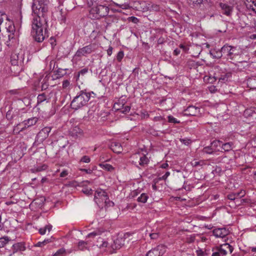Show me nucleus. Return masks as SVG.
<instances>
[{"label":"nucleus","instance_id":"1","mask_svg":"<svg viewBox=\"0 0 256 256\" xmlns=\"http://www.w3.org/2000/svg\"><path fill=\"white\" fill-rule=\"evenodd\" d=\"M32 1L31 34L36 41L40 42L48 36L44 24L48 22L49 2L48 0Z\"/></svg>","mask_w":256,"mask_h":256},{"label":"nucleus","instance_id":"2","mask_svg":"<svg viewBox=\"0 0 256 256\" xmlns=\"http://www.w3.org/2000/svg\"><path fill=\"white\" fill-rule=\"evenodd\" d=\"M90 97V93L87 92L84 90H81L78 94L76 96L70 104L71 108L78 110L84 106Z\"/></svg>","mask_w":256,"mask_h":256},{"label":"nucleus","instance_id":"3","mask_svg":"<svg viewBox=\"0 0 256 256\" xmlns=\"http://www.w3.org/2000/svg\"><path fill=\"white\" fill-rule=\"evenodd\" d=\"M90 17L92 19H100L106 16L109 12V8L106 5L96 4L91 8L89 12Z\"/></svg>","mask_w":256,"mask_h":256},{"label":"nucleus","instance_id":"4","mask_svg":"<svg viewBox=\"0 0 256 256\" xmlns=\"http://www.w3.org/2000/svg\"><path fill=\"white\" fill-rule=\"evenodd\" d=\"M222 52L223 54H226L231 60H232L235 56L240 55L242 53V50L239 48L228 44H225L222 48Z\"/></svg>","mask_w":256,"mask_h":256},{"label":"nucleus","instance_id":"5","mask_svg":"<svg viewBox=\"0 0 256 256\" xmlns=\"http://www.w3.org/2000/svg\"><path fill=\"white\" fill-rule=\"evenodd\" d=\"M96 44H90L82 48H78L74 54V57L80 58L86 56L94 52L96 49Z\"/></svg>","mask_w":256,"mask_h":256},{"label":"nucleus","instance_id":"6","mask_svg":"<svg viewBox=\"0 0 256 256\" xmlns=\"http://www.w3.org/2000/svg\"><path fill=\"white\" fill-rule=\"evenodd\" d=\"M94 200L97 204H106L108 200V197L105 191L102 190H98L95 192Z\"/></svg>","mask_w":256,"mask_h":256},{"label":"nucleus","instance_id":"7","mask_svg":"<svg viewBox=\"0 0 256 256\" xmlns=\"http://www.w3.org/2000/svg\"><path fill=\"white\" fill-rule=\"evenodd\" d=\"M24 60V52L20 51L19 52L12 53L10 57V62L12 65L16 66L22 64Z\"/></svg>","mask_w":256,"mask_h":256},{"label":"nucleus","instance_id":"8","mask_svg":"<svg viewBox=\"0 0 256 256\" xmlns=\"http://www.w3.org/2000/svg\"><path fill=\"white\" fill-rule=\"evenodd\" d=\"M132 158L138 160V162L132 160V162L136 166L138 164L140 166L144 167L146 166L148 162L149 159L148 157L144 154H135L132 156Z\"/></svg>","mask_w":256,"mask_h":256},{"label":"nucleus","instance_id":"9","mask_svg":"<svg viewBox=\"0 0 256 256\" xmlns=\"http://www.w3.org/2000/svg\"><path fill=\"white\" fill-rule=\"evenodd\" d=\"M51 126H46L42 129L36 136V141L39 143L42 142L48 136L52 130Z\"/></svg>","mask_w":256,"mask_h":256},{"label":"nucleus","instance_id":"10","mask_svg":"<svg viewBox=\"0 0 256 256\" xmlns=\"http://www.w3.org/2000/svg\"><path fill=\"white\" fill-rule=\"evenodd\" d=\"M166 247L164 245H159L149 250L146 256H162L166 252Z\"/></svg>","mask_w":256,"mask_h":256},{"label":"nucleus","instance_id":"11","mask_svg":"<svg viewBox=\"0 0 256 256\" xmlns=\"http://www.w3.org/2000/svg\"><path fill=\"white\" fill-rule=\"evenodd\" d=\"M219 6L220 8L221 12L223 14L228 16L232 15L234 10V6L232 5L226 3L220 2L219 4Z\"/></svg>","mask_w":256,"mask_h":256},{"label":"nucleus","instance_id":"12","mask_svg":"<svg viewBox=\"0 0 256 256\" xmlns=\"http://www.w3.org/2000/svg\"><path fill=\"white\" fill-rule=\"evenodd\" d=\"M7 32L10 34H8V41L6 42V44L8 46H12V43L14 40H16L14 38V33L16 32L14 26V24L10 25L7 28Z\"/></svg>","mask_w":256,"mask_h":256},{"label":"nucleus","instance_id":"13","mask_svg":"<svg viewBox=\"0 0 256 256\" xmlns=\"http://www.w3.org/2000/svg\"><path fill=\"white\" fill-rule=\"evenodd\" d=\"M212 233L216 238H224L229 234L230 232L226 228H217L212 230Z\"/></svg>","mask_w":256,"mask_h":256},{"label":"nucleus","instance_id":"14","mask_svg":"<svg viewBox=\"0 0 256 256\" xmlns=\"http://www.w3.org/2000/svg\"><path fill=\"white\" fill-rule=\"evenodd\" d=\"M128 234H125L123 237H118L114 241L112 248L113 250L119 249L124 244L125 240Z\"/></svg>","mask_w":256,"mask_h":256},{"label":"nucleus","instance_id":"15","mask_svg":"<svg viewBox=\"0 0 256 256\" xmlns=\"http://www.w3.org/2000/svg\"><path fill=\"white\" fill-rule=\"evenodd\" d=\"M38 120V118L37 117H32L30 118H28L26 120H24L22 122V124L24 125V127L22 128L20 130H18V132H20L22 131L26 128H29L30 126H33L36 124Z\"/></svg>","mask_w":256,"mask_h":256},{"label":"nucleus","instance_id":"16","mask_svg":"<svg viewBox=\"0 0 256 256\" xmlns=\"http://www.w3.org/2000/svg\"><path fill=\"white\" fill-rule=\"evenodd\" d=\"M200 112V108L193 106H188L184 110V115L196 116Z\"/></svg>","mask_w":256,"mask_h":256},{"label":"nucleus","instance_id":"17","mask_svg":"<svg viewBox=\"0 0 256 256\" xmlns=\"http://www.w3.org/2000/svg\"><path fill=\"white\" fill-rule=\"evenodd\" d=\"M70 134L72 136L76 138L80 137L83 136V130L78 126H74L70 130Z\"/></svg>","mask_w":256,"mask_h":256},{"label":"nucleus","instance_id":"18","mask_svg":"<svg viewBox=\"0 0 256 256\" xmlns=\"http://www.w3.org/2000/svg\"><path fill=\"white\" fill-rule=\"evenodd\" d=\"M126 102V100L125 98H120L118 100V102H116L114 104V108L116 110H120L122 108L124 107Z\"/></svg>","mask_w":256,"mask_h":256},{"label":"nucleus","instance_id":"19","mask_svg":"<svg viewBox=\"0 0 256 256\" xmlns=\"http://www.w3.org/2000/svg\"><path fill=\"white\" fill-rule=\"evenodd\" d=\"M111 149L116 153H120L122 150L121 144L118 142H114L111 144Z\"/></svg>","mask_w":256,"mask_h":256},{"label":"nucleus","instance_id":"20","mask_svg":"<svg viewBox=\"0 0 256 256\" xmlns=\"http://www.w3.org/2000/svg\"><path fill=\"white\" fill-rule=\"evenodd\" d=\"M247 85L250 89L256 88V76H252L247 80Z\"/></svg>","mask_w":256,"mask_h":256},{"label":"nucleus","instance_id":"21","mask_svg":"<svg viewBox=\"0 0 256 256\" xmlns=\"http://www.w3.org/2000/svg\"><path fill=\"white\" fill-rule=\"evenodd\" d=\"M14 252L18 251H24L26 250L24 244L23 242H18L12 246Z\"/></svg>","mask_w":256,"mask_h":256},{"label":"nucleus","instance_id":"22","mask_svg":"<svg viewBox=\"0 0 256 256\" xmlns=\"http://www.w3.org/2000/svg\"><path fill=\"white\" fill-rule=\"evenodd\" d=\"M97 246L100 248H105L108 246V242L106 241H104L102 238H99L98 240Z\"/></svg>","mask_w":256,"mask_h":256},{"label":"nucleus","instance_id":"23","mask_svg":"<svg viewBox=\"0 0 256 256\" xmlns=\"http://www.w3.org/2000/svg\"><path fill=\"white\" fill-rule=\"evenodd\" d=\"M10 240V238L8 236L0 238V248L5 246Z\"/></svg>","mask_w":256,"mask_h":256},{"label":"nucleus","instance_id":"24","mask_svg":"<svg viewBox=\"0 0 256 256\" xmlns=\"http://www.w3.org/2000/svg\"><path fill=\"white\" fill-rule=\"evenodd\" d=\"M217 150L219 151L220 150L216 149V148H213L212 147V146H206V147L204 148L202 150L203 152L208 154H212L214 152H216Z\"/></svg>","mask_w":256,"mask_h":256},{"label":"nucleus","instance_id":"25","mask_svg":"<svg viewBox=\"0 0 256 256\" xmlns=\"http://www.w3.org/2000/svg\"><path fill=\"white\" fill-rule=\"evenodd\" d=\"M99 166L108 172H112L114 170V168L108 164H100Z\"/></svg>","mask_w":256,"mask_h":256},{"label":"nucleus","instance_id":"26","mask_svg":"<svg viewBox=\"0 0 256 256\" xmlns=\"http://www.w3.org/2000/svg\"><path fill=\"white\" fill-rule=\"evenodd\" d=\"M232 142H226L225 144L222 143L221 148L224 152H228L232 149Z\"/></svg>","mask_w":256,"mask_h":256},{"label":"nucleus","instance_id":"27","mask_svg":"<svg viewBox=\"0 0 256 256\" xmlns=\"http://www.w3.org/2000/svg\"><path fill=\"white\" fill-rule=\"evenodd\" d=\"M148 198V196L146 194L142 193L138 198L137 200L142 203H146L147 202Z\"/></svg>","mask_w":256,"mask_h":256},{"label":"nucleus","instance_id":"28","mask_svg":"<svg viewBox=\"0 0 256 256\" xmlns=\"http://www.w3.org/2000/svg\"><path fill=\"white\" fill-rule=\"evenodd\" d=\"M52 226L51 225L48 224L44 228H40L38 232L40 234L44 235L46 233V230H48V232H50L52 230Z\"/></svg>","mask_w":256,"mask_h":256},{"label":"nucleus","instance_id":"29","mask_svg":"<svg viewBox=\"0 0 256 256\" xmlns=\"http://www.w3.org/2000/svg\"><path fill=\"white\" fill-rule=\"evenodd\" d=\"M38 104H40L44 101H46V102H48V100L47 99L46 96L44 94H42L38 96Z\"/></svg>","mask_w":256,"mask_h":256},{"label":"nucleus","instance_id":"30","mask_svg":"<svg viewBox=\"0 0 256 256\" xmlns=\"http://www.w3.org/2000/svg\"><path fill=\"white\" fill-rule=\"evenodd\" d=\"M88 243L86 242L81 240L78 243V248L79 250H84L87 248Z\"/></svg>","mask_w":256,"mask_h":256},{"label":"nucleus","instance_id":"31","mask_svg":"<svg viewBox=\"0 0 256 256\" xmlns=\"http://www.w3.org/2000/svg\"><path fill=\"white\" fill-rule=\"evenodd\" d=\"M222 248L226 250V252H229L230 253H232L234 250V248L232 246H230L228 243H226L220 245Z\"/></svg>","mask_w":256,"mask_h":256},{"label":"nucleus","instance_id":"32","mask_svg":"<svg viewBox=\"0 0 256 256\" xmlns=\"http://www.w3.org/2000/svg\"><path fill=\"white\" fill-rule=\"evenodd\" d=\"M114 4L117 8H119L122 10H127L130 8L128 4L126 3L120 4L116 2H114Z\"/></svg>","mask_w":256,"mask_h":256},{"label":"nucleus","instance_id":"33","mask_svg":"<svg viewBox=\"0 0 256 256\" xmlns=\"http://www.w3.org/2000/svg\"><path fill=\"white\" fill-rule=\"evenodd\" d=\"M170 175V172L168 171L166 172L164 174L161 176V173L158 174V180H166L168 177Z\"/></svg>","mask_w":256,"mask_h":256},{"label":"nucleus","instance_id":"34","mask_svg":"<svg viewBox=\"0 0 256 256\" xmlns=\"http://www.w3.org/2000/svg\"><path fill=\"white\" fill-rule=\"evenodd\" d=\"M222 142L220 140H214L211 143V146L213 148L216 149L218 146L222 147Z\"/></svg>","mask_w":256,"mask_h":256},{"label":"nucleus","instance_id":"35","mask_svg":"<svg viewBox=\"0 0 256 256\" xmlns=\"http://www.w3.org/2000/svg\"><path fill=\"white\" fill-rule=\"evenodd\" d=\"M216 250H218L220 252V254L222 256H224L227 254L228 252H226V250H224L222 247L220 246H219L216 247Z\"/></svg>","mask_w":256,"mask_h":256},{"label":"nucleus","instance_id":"36","mask_svg":"<svg viewBox=\"0 0 256 256\" xmlns=\"http://www.w3.org/2000/svg\"><path fill=\"white\" fill-rule=\"evenodd\" d=\"M234 194L235 195L236 200L244 197L246 194V192L244 190H241L240 192H234Z\"/></svg>","mask_w":256,"mask_h":256},{"label":"nucleus","instance_id":"37","mask_svg":"<svg viewBox=\"0 0 256 256\" xmlns=\"http://www.w3.org/2000/svg\"><path fill=\"white\" fill-rule=\"evenodd\" d=\"M48 168V166L45 164H42L40 166L34 168L36 172H40L46 170Z\"/></svg>","mask_w":256,"mask_h":256},{"label":"nucleus","instance_id":"38","mask_svg":"<svg viewBox=\"0 0 256 256\" xmlns=\"http://www.w3.org/2000/svg\"><path fill=\"white\" fill-rule=\"evenodd\" d=\"M65 253V249L62 248L57 250V252L54 254V256H64Z\"/></svg>","mask_w":256,"mask_h":256},{"label":"nucleus","instance_id":"39","mask_svg":"<svg viewBox=\"0 0 256 256\" xmlns=\"http://www.w3.org/2000/svg\"><path fill=\"white\" fill-rule=\"evenodd\" d=\"M168 122H169L174 123V124H179L180 122V121L178 120L176 118H174L172 116H168Z\"/></svg>","mask_w":256,"mask_h":256},{"label":"nucleus","instance_id":"40","mask_svg":"<svg viewBox=\"0 0 256 256\" xmlns=\"http://www.w3.org/2000/svg\"><path fill=\"white\" fill-rule=\"evenodd\" d=\"M228 75L225 74L224 76H222L220 78H218V82H221L222 83H224L228 80Z\"/></svg>","mask_w":256,"mask_h":256},{"label":"nucleus","instance_id":"41","mask_svg":"<svg viewBox=\"0 0 256 256\" xmlns=\"http://www.w3.org/2000/svg\"><path fill=\"white\" fill-rule=\"evenodd\" d=\"M196 236L195 234H191V235L188 236L186 238V240H187L188 242V243L193 242L195 240Z\"/></svg>","mask_w":256,"mask_h":256},{"label":"nucleus","instance_id":"42","mask_svg":"<svg viewBox=\"0 0 256 256\" xmlns=\"http://www.w3.org/2000/svg\"><path fill=\"white\" fill-rule=\"evenodd\" d=\"M203 164H204V162L202 160H200V161L194 160V161H192L191 162V164L194 167H196L199 166H201Z\"/></svg>","mask_w":256,"mask_h":256},{"label":"nucleus","instance_id":"43","mask_svg":"<svg viewBox=\"0 0 256 256\" xmlns=\"http://www.w3.org/2000/svg\"><path fill=\"white\" fill-rule=\"evenodd\" d=\"M130 110V106H124L123 108H122V109L120 110L121 112L123 114H127L128 113Z\"/></svg>","mask_w":256,"mask_h":256},{"label":"nucleus","instance_id":"44","mask_svg":"<svg viewBox=\"0 0 256 256\" xmlns=\"http://www.w3.org/2000/svg\"><path fill=\"white\" fill-rule=\"evenodd\" d=\"M80 161L82 162L88 163L90 161V158L88 156H84L81 158Z\"/></svg>","mask_w":256,"mask_h":256},{"label":"nucleus","instance_id":"45","mask_svg":"<svg viewBox=\"0 0 256 256\" xmlns=\"http://www.w3.org/2000/svg\"><path fill=\"white\" fill-rule=\"evenodd\" d=\"M124 56V53L123 51H120L116 56L117 60L120 62Z\"/></svg>","mask_w":256,"mask_h":256},{"label":"nucleus","instance_id":"46","mask_svg":"<svg viewBox=\"0 0 256 256\" xmlns=\"http://www.w3.org/2000/svg\"><path fill=\"white\" fill-rule=\"evenodd\" d=\"M139 115L142 118H148L149 116V114L148 112L145 110L140 111Z\"/></svg>","mask_w":256,"mask_h":256},{"label":"nucleus","instance_id":"47","mask_svg":"<svg viewBox=\"0 0 256 256\" xmlns=\"http://www.w3.org/2000/svg\"><path fill=\"white\" fill-rule=\"evenodd\" d=\"M96 0H87V4L88 6L90 7H92L94 5H96V4H98V2H96Z\"/></svg>","mask_w":256,"mask_h":256},{"label":"nucleus","instance_id":"48","mask_svg":"<svg viewBox=\"0 0 256 256\" xmlns=\"http://www.w3.org/2000/svg\"><path fill=\"white\" fill-rule=\"evenodd\" d=\"M216 55H215V56H214L211 52H210V55L212 56L213 58H220L222 56L223 53L222 52V50L220 52H216Z\"/></svg>","mask_w":256,"mask_h":256},{"label":"nucleus","instance_id":"49","mask_svg":"<svg viewBox=\"0 0 256 256\" xmlns=\"http://www.w3.org/2000/svg\"><path fill=\"white\" fill-rule=\"evenodd\" d=\"M128 20L134 24H137L139 22L138 19L135 16H130L128 18Z\"/></svg>","mask_w":256,"mask_h":256},{"label":"nucleus","instance_id":"50","mask_svg":"<svg viewBox=\"0 0 256 256\" xmlns=\"http://www.w3.org/2000/svg\"><path fill=\"white\" fill-rule=\"evenodd\" d=\"M70 82L68 80H64L62 82V87L64 88H66L69 86Z\"/></svg>","mask_w":256,"mask_h":256},{"label":"nucleus","instance_id":"51","mask_svg":"<svg viewBox=\"0 0 256 256\" xmlns=\"http://www.w3.org/2000/svg\"><path fill=\"white\" fill-rule=\"evenodd\" d=\"M99 234H100L99 232H90L89 234H88V235L86 236V237L87 238L94 237Z\"/></svg>","mask_w":256,"mask_h":256},{"label":"nucleus","instance_id":"52","mask_svg":"<svg viewBox=\"0 0 256 256\" xmlns=\"http://www.w3.org/2000/svg\"><path fill=\"white\" fill-rule=\"evenodd\" d=\"M248 3H252L254 4V7H252V9L256 12V0H246Z\"/></svg>","mask_w":256,"mask_h":256},{"label":"nucleus","instance_id":"53","mask_svg":"<svg viewBox=\"0 0 256 256\" xmlns=\"http://www.w3.org/2000/svg\"><path fill=\"white\" fill-rule=\"evenodd\" d=\"M82 192L86 194H92V190L91 188H84L82 190Z\"/></svg>","mask_w":256,"mask_h":256},{"label":"nucleus","instance_id":"54","mask_svg":"<svg viewBox=\"0 0 256 256\" xmlns=\"http://www.w3.org/2000/svg\"><path fill=\"white\" fill-rule=\"evenodd\" d=\"M68 174V171L67 170H64L60 174V178H64Z\"/></svg>","mask_w":256,"mask_h":256},{"label":"nucleus","instance_id":"55","mask_svg":"<svg viewBox=\"0 0 256 256\" xmlns=\"http://www.w3.org/2000/svg\"><path fill=\"white\" fill-rule=\"evenodd\" d=\"M215 250H216V248H212V251L213 252L212 254V256H220V252L218 250H216L215 252L214 251Z\"/></svg>","mask_w":256,"mask_h":256},{"label":"nucleus","instance_id":"56","mask_svg":"<svg viewBox=\"0 0 256 256\" xmlns=\"http://www.w3.org/2000/svg\"><path fill=\"white\" fill-rule=\"evenodd\" d=\"M88 72V70L87 68H84V69L82 70H80L78 72V76H80V74H82V75L85 74L86 73Z\"/></svg>","mask_w":256,"mask_h":256},{"label":"nucleus","instance_id":"57","mask_svg":"<svg viewBox=\"0 0 256 256\" xmlns=\"http://www.w3.org/2000/svg\"><path fill=\"white\" fill-rule=\"evenodd\" d=\"M227 196L230 200H236L235 195L234 193L228 194Z\"/></svg>","mask_w":256,"mask_h":256},{"label":"nucleus","instance_id":"58","mask_svg":"<svg viewBox=\"0 0 256 256\" xmlns=\"http://www.w3.org/2000/svg\"><path fill=\"white\" fill-rule=\"evenodd\" d=\"M152 239H156L158 238V233H152L150 234Z\"/></svg>","mask_w":256,"mask_h":256},{"label":"nucleus","instance_id":"59","mask_svg":"<svg viewBox=\"0 0 256 256\" xmlns=\"http://www.w3.org/2000/svg\"><path fill=\"white\" fill-rule=\"evenodd\" d=\"M113 48L112 46H110L107 50V54L108 56H110L112 53Z\"/></svg>","mask_w":256,"mask_h":256},{"label":"nucleus","instance_id":"60","mask_svg":"<svg viewBox=\"0 0 256 256\" xmlns=\"http://www.w3.org/2000/svg\"><path fill=\"white\" fill-rule=\"evenodd\" d=\"M80 170L88 174H90L92 172V170L90 169L82 168L80 169Z\"/></svg>","mask_w":256,"mask_h":256},{"label":"nucleus","instance_id":"61","mask_svg":"<svg viewBox=\"0 0 256 256\" xmlns=\"http://www.w3.org/2000/svg\"><path fill=\"white\" fill-rule=\"evenodd\" d=\"M152 10H155V11L159 10L160 9L159 6H158L157 4L152 5Z\"/></svg>","mask_w":256,"mask_h":256},{"label":"nucleus","instance_id":"62","mask_svg":"<svg viewBox=\"0 0 256 256\" xmlns=\"http://www.w3.org/2000/svg\"><path fill=\"white\" fill-rule=\"evenodd\" d=\"M168 166V164L166 162L162 164L160 167L162 168H166Z\"/></svg>","mask_w":256,"mask_h":256},{"label":"nucleus","instance_id":"63","mask_svg":"<svg viewBox=\"0 0 256 256\" xmlns=\"http://www.w3.org/2000/svg\"><path fill=\"white\" fill-rule=\"evenodd\" d=\"M112 10L114 12H122V9H121V8H117L116 7V8H113Z\"/></svg>","mask_w":256,"mask_h":256},{"label":"nucleus","instance_id":"64","mask_svg":"<svg viewBox=\"0 0 256 256\" xmlns=\"http://www.w3.org/2000/svg\"><path fill=\"white\" fill-rule=\"evenodd\" d=\"M249 38L251 40H256V34H252L249 36Z\"/></svg>","mask_w":256,"mask_h":256}]
</instances>
